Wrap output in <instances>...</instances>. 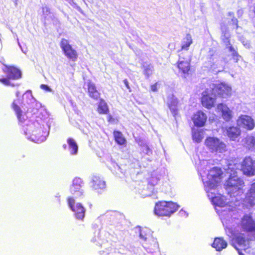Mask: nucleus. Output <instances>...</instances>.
<instances>
[{"instance_id":"nucleus-42","label":"nucleus","mask_w":255,"mask_h":255,"mask_svg":"<svg viewBox=\"0 0 255 255\" xmlns=\"http://www.w3.org/2000/svg\"><path fill=\"white\" fill-rule=\"evenodd\" d=\"M107 120L108 122L112 123L114 121V119L112 115H109L107 117Z\"/></svg>"},{"instance_id":"nucleus-46","label":"nucleus","mask_w":255,"mask_h":255,"mask_svg":"<svg viewBox=\"0 0 255 255\" xmlns=\"http://www.w3.org/2000/svg\"><path fill=\"white\" fill-rule=\"evenodd\" d=\"M63 147L64 149H66L67 148V145L66 144H63Z\"/></svg>"},{"instance_id":"nucleus-36","label":"nucleus","mask_w":255,"mask_h":255,"mask_svg":"<svg viewBox=\"0 0 255 255\" xmlns=\"http://www.w3.org/2000/svg\"><path fill=\"white\" fill-rule=\"evenodd\" d=\"M232 165L231 164H229L227 170H228V172H229V170H231V171H233V173H235L236 172V170L238 168V166L236 164H234L235 167H232Z\"/></svg>"},{"instance_id":"nucleus-20","label":"nucleus","mask_w":255,"mask_h":255,"mask_svg":"<svg viewBox=\"0 0 255 255\" xmlns=\"http://www.w3.org/2000/svg\"><path fill=\"white\" fill-rule=\"evenodd\" d=\"M97 111L100 115H108L109 113V108L105 101L101 98L99 99Z\"/></svg>"},{"instance_id":"nucleus-5","label":"nucleus","mask_w":255,"mask_h":255,"mask_svg":"<svg viewBox=\"0 0 255 255\" xmlns=\"http://www.w3.org/2000/svg\"><path fill=\"white\" fill-rule=\"evenodd\" d=\"M60 46L64 55L69 60L73 62L77 61L78 57V54L77 51L69 44L68 40L62 38L60 42Z\"/></svg>"},{"instance_id":"nucleus-39","label":"nucleus","mask_w":255,"mask_h":255,"mask_svg":"<svg viewBox=\"0 0 255 255\" xmlns=\"http://www.w3.org/2000/svg\"><path fill=\"white\" fill-rule=\"evenodd\" d=\"M171 111L173 116L174 117H175L176 116L178 115V109L177 107L174 108H171L169 109Z\"/></svg>"},{"instance_id":"nucleus-37","label":"nucleus","mask_w":255,"mask_h":255,"mask_svg":"<svg viewBox=\"0 0 255 255\" xmlns=\"http://www.w3.org/2000/svg\"><path fill=\"white\" fill-rule=\"evenodd\" d=\"M219 200H220V199L217 197H215L213 198V202H214V204L216 206H222L223 203L221 202H218V201H219Z\"/></svg>"},{"instance_id":"nucleus-43","label":"nucleus","mask_w":255,"mask_h":255,"mask_svg":"<svg viewBox=\"0 0 255 255\" xmlns=\"http://www.w3.org/2000/svg\"><path fill=\"white\" fill-rule=\"evenodd\" d=\"M125 86H126L127 88L128 89L129 91H130V87H129V84H128V81L127 79H124V81H123Z\"/></svg>"},{"instance_id":"nucleus-31","label":"nucleus","mask_w":255,"mask_h":255,"mask_svg":"<svg viewBox=\"0 0 255 255\" xmlns=\"http://www.w3.org/2000/svg\"><path fill=\"white\" fill-rule=\"evenodd\" d=\"M12 108L15 111L18 119L20 120V118L22 116V111L20 107L16 103H15L14 102H13L12 104Z\"/></svg>"},{"instance_id":"nucleus-22","label":"nucleus","mask_w":255,"mask_h":255,"mask_svg":"<svg viewBox=\"0 0 255 255\" xmlns=\"http://www.w3.org/2000/svg\"><path fill=\"white\" fill-rule=\"evenodd\" d=\"M193 43L192 35L190 33H187L182 40L181 44V50L187 51L189 47Z\"/></svg>"},{"instance_id":"nucleus-21","label":"nucleus","mask_w":255,"mask_h":255,"mask_svg":"<svg viewBox=\"0 0 255 255\" xmlns=\"http://www.w3.org/2000/svg\"><path fill=\"white\" fill-rule=\"evenodd\" d=\"M212 246L216 251H221L227 247V243L222 238H216Z\"/></svg>"},{"instance_id":"nucleus-26","label":"nucleus","mask_w":255,"mask_h":255,"mask_svg":"<svg viewBox=\"0 0 255 255\" xmlns=\"http://www.w3.org/2000/svg\"><path fill=\"white\" fill-rule=\"evenodd\" d=\"M67 141L70 149V153L72 155L76 154L78 147L75 140L72 138H68Z\"/></svg>"},{"instance_id":"nucleus-12","label":"nucleus","mask_w":255,"mask_h":255,"mask_svg":"<svg viewBox=\"0 0 255 255\" xmlns=\"http://www.w3.org/2000/svg\"><path fill=\"white\" fill-rule=\"evenodd\" d=\"M241 226L244 232L255 234V221L251 216L245 215L241 219Z\"/></svg>"},{"instance_id":"nucleus-6","label":"nucleus","mask_w":255,"mask_h":255,"mask_svg":"<svg viewBox=\"0 0 255 255\" xmlns=\"http://www.w3.org/2000/svg\"><path fill=\"white\" fill-rule=\"evenodd\" d=\"M211 89H206L202 93L200 102L202 105L207 109H211L215 107L216 102V95L211 93Z\"/></svg>"},{"instance_id":"nucleus-48","label":"nucleus","mask_w":255,"mask_h":255,"mask_svg":"<svg viewBox=\"0 0 255 255\" xmlns=\"http://www.w3.org/2000/svg\"><path fill=\"white\" fill-rule=\"evenodd\" d=\"M253 12H254V13L255 16V6H254V7Z\"/></svg>"},{"instance_id":"nucleus-33","label":"nucleus","mask_w":255,"mask_h":255,"mask_svg":"<svg viewBox=\"0 0 255 255\" xmlns=\"http://www.w3.org/2000/svg\"><path fill=\"white\" fill-rule=\"evenodd\" d=\"M228 15L230 16H232V24L233 25L234 28L237 29L238 28V19L234 16V13L233 12H229L228 13Z\"/></svg>"},{"instance_id":"nucleus-47","label":"nucleus","mask_w":255,"mask_h":255,"mask_svg":"<svg viewBox=\"0 0 255 255\" xmlns=\"http://www.w3.org/2000/svg\"><path fill=\"white\" fill-rule=\"evenodd\" d=\"M45 9H46V11H48V12H49L50 11V9L48 7H45Z\"/></svg>"},{"instance_id":"nucleus-44","label":"nucleus","mask_w":255,"mask_h":255,"mask_svg":"<svg viewBox=\"0 0 255 255\" xmlns=\"http://www.w3.org/2000/svg\"><path fill=\"white\" fill-rule=\"evenodd\" d=\"M229 50L232 52V53L237 52L232 46L229 47Z\"/></svg>"},{"instance_id":"nucleus-18","label":"nucleus","mask_w":255,"mask_h":255,"mask_svg":"<svg viewBox=\"0 0 255 255\" xmlns=\"http://www.w3.org/2000/svg\"><path fill=\"white\" fill-rule=\"evenodd\" d=\"M87 92L89 96L95 100H99L101 96L100 93L97 89L96 85L91 81L87 84Z\"/></svg>"},{"instance_id":"nucleus-25","label":"nucleus","mask_w":255,"mask_h":255,"mask_svg":"<svg viewBox=\"0 0 255 255\" xmlns=\"http://www.w3.org/2000/svg\"><path fill=\"white\" fill-rule=\"evenodd\" d=\"M203 130L202 129H194L192 130V137L193 140L196 143H200L203 138Z\"/></svg>"},{"instance_id":"nucleus-28","label":"nucleus","mask_w":255,"mask_h":255,"mask_svg":"<svg viewBox=\"0 0 255 255\" xmlns=\"http://www.w3.org/2000/svg\"><path fill=\"white\" fill-rule=\"evenodd\" d=\"M235 242L240 246H244L246 245V243L247 242V239L245 238L243 234H238L236 235L234 238Z\"/></svg>"},{"instance_id":"nucleus-3","label":"nucleus","mask_w":255,"mask_h":255,"mask_svg":"<svg viewBox=\"0 0 255 255\" xmlns=\"http://www.w3.org/2000/svg\"><path fill=\"white\" fill-rule=\"evenodd\" d=\"M2 71L7 77L0 78V82L5 86H14V84L10 83V80H17L21 77L20 70L13 66L5 65Z\"/></svg>"},{"instance_id":"nucleus-13","label":"nucleus","mask_w":255,"mask_h":255,"mask_svg":"<svg viewBox=\"0 0 255 255\" xmlns=\"http://www.w3.org/2000/svg\"><path fill=\"white\" fill-rule=\"evenodd\" d=\"M83 181L80 178H75L73 180L72 184L70 187V192L76 199L80 198L83 196L82 189Z\"/></svg>"},{"instance_id":"nucleus-14","label":"nucleus","mask_w":255,"mask_h":255,"mask_svg":"<svg viewBox=\"0 0 255 255\" xmlns=\"http://www.w3.org/2000/svg\"><path fill=\"white\" fill-rule=\"evenodd\" d=\"M91 187L94 190L101 193L106 188V183L103 178L99 176H93L91 181Z\"/></svg>"},{"instance_id":"nucleus-40","label":"nucleus","mask_w":255,"mask_h":255,"mask_svg":"<svg viewBox=\"0 0 255 255\" xmlns=\"http://www.w3.org/2000/svg\"><path fill=\"white\" fill-rule=\"evenodd\" d=\"M232 55L233 59L235 60V61L236 62H237L239 60V57L240 56L238 53L237 52L233 53H232Z\"/></svg>"},{"instance_id":"nucleus-2","label":"nucleus","mask_w":255,"mask_h":255,"mask_svg":"<svg viewBox=\"0 0 255 255\" xmlns=\"http://www.w3.org/2000/svg\"><path fill=\"white\" fill-rule=\"evenodd\" d=\"M245 186L244 180L237 175L230 176L226 181V189L229 190L231 194H236L238 196L242 193L243 188Z\"/></svg>"},{"instance_id":"nucleus-30","label":"nucleus","mask_w":255,"mask_h":255,"mask_svg":"<svg viewBox=\"0 0 255 255\" xmlns=\"http://www.w3.org/2000/svg\"><path fill=\"white\" fill-rule=\"evenodd\" d=\"M159 181V179L156 176H151L148 179V186L154 187Z\"/></svg>"},{"instance_id":"nucleus-29","label":"nucleus","mask_w":255,"mask_h":255,"mask_svg":"<svg viewBox=\"0 0 255 255\" xmlns=\"http://www.w3.org/2000/svg\"><path fill=\"white\" fill-rule=\"evenodd\" d=\"M150 236V232L148 229L143 228L140 230L139 237L143 241H146Z\"/></svg>"},{"instance_id":"nucleus-35","label":"nucleus","mask_w":255,"mask_h":255,"mask_svg":"<svg viewBox=\"0 0 255 255\" xmlns=\"http://www.w3.org/2000/svg\"><path fill=\"white\" fill-rule=\"evenodd\" d=\"M229 32V31L227 27H226L224 30H222V36L224 37V39L228 40V41L229 42V37L228 36Z\"/></svg>"},{"instance_id":"nucleus-10","label":"nucleus","mask_w":255,"mask_h":255,"mask_svg":"<svg viewBox=\"0 0 255 255\" xmlns=\"http://www.w3.org/2000/svg\"><path fill=\"white\" fill-rule=\"evenodd\" d=\"M237 124L239 128L246 130H252L255 127V123L254 119L250 116L241 115L237 120Z\"/></svg>"},{"instance_id":"nucleus-24","label":"nucleus","mask_w":255,"mask_h":255,"mask_svg":"<svg viewBox=\"0 0 255 255\" xmlns=\"http://www.w3.org/2000/svg\"><path fill=\"white\" fill-rule=\"evenodd\" d=\"M246 200L250 204H253L255 201V182L253 183L246 196Z\"/></svg>"},{"instance_id":"nucleus-41","label":"nucleus","mask_w":255,"mask_h":255,"mask_svg":"<svg viewBox=\"0 0 255 255\" xmlns=\"http://www.w3.org/2000/svg\"><path fill=\"white\" fill-rule=\"evenodd\" d=\"M157 83H154V84L153 85H151L150 86V88H151V90L153 92H157Z\"/></svg>"},{"instance_id":"nucleus-34","label":"nucleus","mask_w":255,"mask_h":255,"mask_svg":"<svg viewBox=\"0 0 255 255\" xmlns=\"http://www.w3.org/2000/svg\"><path fill=\"white\" fill-rule=\"evenodd\" d=\"M178 103V101L176 98H172L168 104V108L171 109L177 107Z\"/></svg>"},{"instance_id":"nucleus-45","label":"nucleus","mask_w":255,"mask_h":255,"mask_svg":"<svg viewBox=\"0 0 255 255\" xmlns=\"http://www.w3.org/2000/svg\"><path fill=\"white\" fill-rule=\"evenodd\" d=\"M235 248L238 251V252L239 254V255H245L242 252V251L239 249H238L236 246H234Z\"/></svg>"},{"instance_id":"nucleus-16","label":"nucleus","mask_w":255,"mask_h":255,"mask_svg":"<svg viewBox=\"0 0 255 255\" xmlns=\"http://www.w3.org/2000/svg\"><path fill=\"white\" fill-rule=\"evenodd\" d=\"M217 109L221 112V116L226 122H229L232 120V111L226 105L220 103L217 105Z\"/></svg>"},{"instance_id":"nucleus-17","label":"nucleus","mask_w":255,"mask_h":255,"mask_svg":"<svg viewBox=\"0 0 255 255\" xmlns=\"http://www.w3.org/2000/svg\"><path fill=\"white\" fill-rule=\"evenodd\" d=\"M226 135L231 140L235 141L241 134L240 128L235 126H230L226 128Z\"/></svg>"},{"instance_id":"nucleus-38","label":"nucleus","mask_w":255,"mask_h":255,"mask_svg":"<svg viewBox=\"0 0 255 255\" xmlns=\"http://www.w3.org/2000/svg\"><path fill=\"white\" fill-rule=\"evenodd\" d=\"M40 87L46 91H47V92H51V89L49 88V86H48L47 85H45V84H41L40 86Z\"/></svg>"},{"instance_id":"nucleus-15","label":"nucleus","mask_w":255,"mask_h":255,"mask_svg":"<svg viewBox=\"0 0 255 255\" xmlns=\"http://www.w3.org/2000/svg\"><path fill=\"white\" fill-rule=\"evenodd\" d=\"M207 119L206 115L202 111H198L192 118L194 126L201 128L205 125Z\"/></svg>"},{"instance_id":"nucleus-8","label":"nucleus","mask_w":255,"mask_h":255,"mask_svg":"<svg viewBox=\"0 0 255 255\" xmlns=\"http://www.w3.org/2000/svg\"><path fill=\"white\" fill-rule=\"evenodd\" d=\"M67 203L69 207L74 212L76 218L83 221L85 217L86 212V209L83 205L80 203H77L75 205V200L72 197L68 198Z\"/></svg>"},{"instance_id":"nucleus-27","label":"nucleus","mask_w":255,"mask_h":255,"mask_svg":"<svg viewBox=\"0 0 255 255\" xmlns=\"http://www.w3.org/2000/svg\"><path fill=\"white\" fill-rule=\"evenodd\" d=\"M212 172V170L210 171V173L208 174V176H211L213 178V180H214V182H212V181H210L208 182V186L210 188H214V187H216L217 185V184L218 183V181L217 180L219 178L220 175L219 174H211Z\"/></svg>"},{"instance_id":"nucleus-32","label":"nucleus","mask_w":255,"mask_h":255,"mask_svg":"<svg viewBox=\"0 0 255 255\" xmlns=\"http://www.w3.org/2000/svg\"><path fill=\"white\" fill-rule=\"evenodd\" d=\"M153 66L147 65L143 67V74L147 78L150 76L152 74Z\"/></svg>"},{"instance_id":"nucleus-11","label":"nucleus","mask_w":255,"mask_h":255,"mask_svg":"<svg viewBox=\"0 0 255 255\" xmlns=\"http://www.w3.org/2000/svg\"><path fill=\"white\" fill-rule=\"evenodd\" d=\"M176 66L179 70V72L184 77L192 73V66L190 59L179 57L176 63Z\"/></svg>"},{"instance_id":"nucleus-23","label":"nucleus","mask_w":255,"mask_h":255,"mask_svg":"<svg viewBox=\"0 0 255 255\" xmlns=\"http://www.w3.org/2000/svg\"><path fill=\"white\" fill-rule=\"evenodd\" d=\"M113 135L116 142L120 145H125L127 142L126 138L122 132L118 130L113 131Z\"/></svg>"},{"instance_id":"nucleus-19","label":"nucleus","mask_w":255,"mask_h":255,"mask_svg":"<svg viewBox=\"0 0 255 255\" xmlns=\"http://www.w3.org/2000/svg\"><path fill=\"white\" fill-rule=\"evenodd\" d=\"M243 146L248 150L255 149V136L250 134L247 135L243 140Z\"/></svg>"},{"instance_id":"nucleus-7","label":"nucleus","mask_w":255,"mask_h":255,"mask_svg":"<svg viewBox=\"0 0 255 255\" xmlns=\"http://www.w3.org/2000/svg\"><path fill=\"white\" fill-rule=\"evenodd\" d=\"M241 170L247 176L255 175V160L250 156H246L241 163Z\"/></svg>"},{"instance_id":"nucleus-9","label":"nucleus","mask_w":255,"mask_h":255,"mask_svg":"<svg viewBox=\"0 0 255 255\" xmlns=\"http://www.w3.org/2000/svg\"><path fill=\"white\" fill-rule=\"evenodd\" d=\"M210 89L212 95L216 93L221 98H226L232 94L231 88L225 84H212Z\"/></svg>"},{"instance_id":"nucleus-1","label":"nucleus","mask_w":255,"mask_h":255,"mask_svg":"<svg viewBox=\"0 0 255 255\" xmlns=\"http://www.w3.org/2000/svg\"><path fill=\"white\" fill-rule=\"evenodd\" d=\"M179 208V206L172 202L161 201L157 202L154 206V212L158 216L169 217Z\"/></svg>"},{"instance_id":"nucleus-4","label":"nucleus","mask_w":255,"mask_h":255,"mask_svg":"<svg viewBox=\"0 0 255 255\" xmlns=\"http://www.w3.org/2000/svg\"><path fill=\"white\" fill-rule=\"evenodd\" d=\"M205 145L211 152L223 153L227 150V145L217 137H207L205 140Z\"/></svg>"}]
</instances>
